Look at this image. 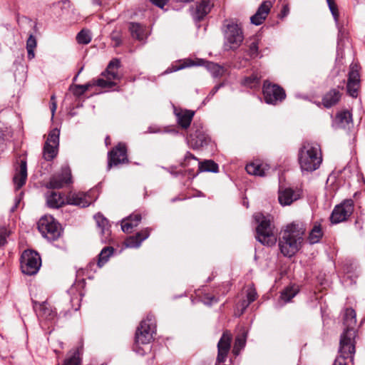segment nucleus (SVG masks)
Returning <instances> with one entry per match:
<instances>
[{"label":"nucleus","instance_id":"1","mask_svg":"<svg viewBox=\"0 0 365 365\" xmlns=\"http://www.w3.org/2000/svg\"><path fill=\"white\" fill-rule=\"evenodd\" d=\"M304 233L305 227L302 222H292L286 227L279 242L284 256L290 257L301 248Z\"/></svg>","mask_w":365,"mask_h":365},{"label":"nucleus","instance_id":"2","mask_svg":"<svg viewBox=\"0 0 365 365\" xmlns=\"http://www.w3.org/2000/svg\"><path fill=\"white\" fill-rule=\"evenodd\" d=\"M120 66V62L118 59H113L108 63L106 71L103 73L106 79L99 78L84 85H74L71 86L70 90L74 96L80 97L93 86H98L101 88H112L116 84L114 81H119L120 79V76L118 73Z\"/></svg>","mask_w":365,"mask_h":365},{"label":"nucleus","instance_id":"3","mask_svg":"<svg viewBox=\"0 0 365 365\" xmlns=\"http://www.w3.org/2000/svg\"><path fill=\"white\" fill-rule=\"evenodd\" d=\"M298 162L302 172L317 170L322 162L320 147L317 143L306 142L299 150Z\"/></svg>","mask_w":365,"mask_h":365},{"label":"nucleus","instance_id":"4","mask_svg":"<svg viewBox=\"0 0 365 365\" xmlns=\"http://www.w3.org/2000/svg\"><path fill=\"white\" fill-rule=\"evenodd\" d=\"M343 324L345 328L341 335L340 344L345 352H350L354 350L356 337V314L353 309L348 308L345 310Z\"/></svg>","mask_w":365,"mask_h":365},{"label":"nucleus","instance_id":"5","mask_svg":"<svg viewBox=\"0 0 365 365\" xmlns=\"http://www.w3.org/2000/svg\"><path fill=\"white\" fill-rule=\"evenodd\" d=\"M254 219L258 223L256 228L257 241L267 246L275 245L277 234L271 224L270 216H265L261 212H257L254 215Z\"/></svg>","mask_w":365,"mask_h":365},{"label":"nucleus","instance_id":"6","mask_svg":"<svg viewBox=\"0 0 365 365\" xmlns=\"http://www.w3.org/2000/svg\"><path fill=\"white\" fill-rule=\"evenodd\" d=\"M155 322L153 315L148 314L145 319L141 321L140 326L135 332L134 351L141 355L145 354V351L139 347L140 344H149L155 332Z\"/></svg>","mask_w":365,"mask_h":365},{"label":"nucleus","instance_id":"7","mask_svg":"<svg viewBox=\"0 0 365 365\" xmlns=\"http://www.w3.org/2000/svg\"><path fill=\"white\" fill-rule=\"evenodd\" d=\"M193 66H205L207 69L214 77L220 76L224 73V68L217 63L205 61L203 59H198L197 62H195L194 61L187 58L183 61H180L175 65H172L165 71L164 73H170Z\"/></svg>","mask_w":365,"mask_h":365},{"label":"nucleus","instance_id":"8","mask_svg":"<svg viewBox=\"0 0 365 365\" xmlns=\"http://www.w3.org/2000/svg\"><path fill=\"white\" fill-rule=\"evenodd\" d=\"M38 229L42 236L48 241L57 240L61 233L59 224L51 215H45L38 220Z\"/></svg>","mask_w":365,"mask_h":365},{"label":"nucleus","instance_id":"9","mask_svg":"<svg viewBox=\"0 0 365 365\" xmlns=\"http://www.w3.org/2000/svg\"><path fill=\"white\" fill-rule=\"evenodd\" d=\"M210 140V138L206 133L202 123L194 122L187 138V145L191 148L196 150L207 145Z\"/></svg>","mask_w":365,"mask_h":365},{"label":"nucleus","instance_id":"10","mask_svg":"<svg viewBox=\"0 0 365 365\" xmlns=\"http://www.w3.org/2000/svg\"><path fill=\"white\" fill-rule=\"evenodd\" d=\"M41 266V259L36 252L24 251L21 257V268L24 274L34 275L38 272Z\"/></svg>","mask_w":365,"mask_h":365},{"label":"nucleus","instance_id":"11","mask_svg":"<svg viewBox=\"0 0 365 365\" xmlns=\"http://www.w3.org/2000/svg\"><path fill=\"white\" fill-rule=\"evenodd\" d=\"M225 38L226 43L229 44L230 49H237L244 40L242 27L234 21H228L225 24Z\"/></svg>","mask_w":365,"mask_h":365},{"label":"nucleus","instance_id":"12","mask_svg":"<svg viewBox=\"0 0 365 365\" xmlns=\"http://www.w3.org/2000/svg\"><path fill=\"white\" fill-rule=\"evenodd\" d=\"M354 212V201L345 200L334 207L330 216L332 224H338L346 221Z\"/></svg>","mask_w":365,"mask_h":365},{"label":"nucleus","instance_id":"13","mask_svg":"<svg viewBox=\"0 0 365 365\" xmlns=\"http://www.w3.org/2000/svg\"><path fill=\"white\" fill-rule=\"evenodd\" d=\"M263 95L265 102L272 105L281 102L286 97L282 88L277 84H272L267 81H264L263 84Z\"/></svg>","mask_w":365,"mask_h":365},{"label":"nucleus","instance_id":"14","mask_svg":"<svg viewBox=\"0 0 365 365\" xmlns=\"http://www.w3.org/2000/svg\"><path fill=\"white\" fill-rule=\"evenodd\" d=\"M60 130L53 128L48 133L47 140L43 147V157L46 160H51L56 157L59 145Z\"/></svg>","mask_w":365,"mask_h":365},{"label":"nucleus","instance_id":"15","mask_svg":"<svg viewBox=\"0 0 365 365\" xmlns=\"http://www.w3.org/2000/svg\"><path fill=\"white\" fill-rule=\"evenodd\" d=\"M94 192V190H90L87 192H69L66 197V204L80 207H88L93 201L96 200V197L93 196Z\"/></svg>","mask_w":365,"mask_h":365},{"label":"nucleus","instance_id":"16","mask_svg":"<svg viewBox=\"0 0 365 365\" xmlns=\"http://www.w3.org/2000/svg\"><path fill=\"white\" fill-rule=\"evenodd\" d=\"M71 182V173L68 166L61 168V172L53 175L47 183L48 188L59 189Z\"/></svg>","mask_w":365,"mask_h":365},{"label":"nucleus","instance_id":"17","mask_svg":"<svg viewBox=\"0 0 365 365\" xmlns=\"http://www.w3.org/2000/svg\"><path fill=\"white\" fill-rule=\"evenodd\" d=\"M108 170H110L112 166H116L119 164L127 163L128 160L125 144L121 143H118L115 148L108 153Z\"/></svg>","mask_w":365,"mask_h":365},{"label":"nucleus","instance_id":"18","mask_svg":"<svg viewBox=\"0 0 365 365\" xmlns=\"http://www.w3.org/2000/svg\"><path fill=\"white\" fill-rule=\"evenodd\" d=\"M359 88L360 76L359 68L356 63H351L348 74V81L346 85L347 93L353 98H356Z\"/></svg>","mask_w":365,"mask_h":365},{"label":"nucleus","instance_id":"19","mask_svg":"<svg viewBox=\"0 0 365 365\" xmlns=\"http://www.w3.org/2000/svg\"><path fill=\"white\" fill-rule=\"evenodd\" d=\"M232 334L224 331L217 343V356L216 362L222 364L225 361L231 346Z\"/></svg>","mask_w":365,"mask_h":365},{"label":"nucleus","instance_id":"20","mask_svg":"<svg viewBox=\"0 0 365 365\" xmlns=\"http://www.w3.org/2000/svg\"><path fill=\"white\" fill-rule=\"evenodd\" d=\"M212 6L210 0H200L190 9L191 14L195 21H200L210 12Z\"/></svg>","mask_w":365,"mask_h":365},{"label":"nucleus","instance_id":"21","mask_svg":"<svg viewBox=\"0 0 365 365\" xmlns=\"http://www.w3.org/2000/svg\"><path fill=\"white\" fill-rule=\"evenodd\" d=\"M272 7V1H263L256 13L250 17V22L256 26L261 25L267 19Z\"/></svg>","mask_w":365,"mask_h":365},{"label":"nucleus","instance_id":"22","mask_svg":"<svg viewBox=\"0 0 365 365\" xmlns=\"http://www.w3.org/2000/svg\"><path fill=\"white\" fill-rule=\"evenodd\" d=\"M27 179V163L25 159L20 161L19 168H16L13 178L15 189H20L25 183Z\"/></svg>","mask_w":365,"mask_h":365},{"label":"nucleus","instance_id":"23","mask_svg":"<svg viewBox=\"0 0 365 365\" xmlns=\"http://www.w3.org/2000/svg\"><path fill=\"white\" fill-rule=\"evenodd\" d=\"M174 113L178 125L184 129H187L191 123L195 112L190 110L177 109L175 108Z\"/></svg>","mask_w":365,"mask_h":365},{"label":"nucleus","instance_id":"24","mask_svg":"<svg viewBox=\"0 0 365 365\" xmlns=\"http://www.w3.org/2000/svg\"><path fill=\"white\" fill-rule=\"evenodd\" d=\"M150 233V229L146 227L141 231L137 232L135 235L130 236L125 240V246L129 248H138L141 245V243L148 238Z\"/></svg>","mask_w":365,"mask_h":365},{"label":"nucleus","instance_id":"25","mask_svg":"<svg viewBox=\"0 0 365 365\" xmlns=\"http://www.w3.org/2000/svg\"><path fill=\"white\" fill-rule=\"evenodd\" d=\"M299 197V193L294 191L291 188H285L284 190H279V191L278 200L279 203L283 206L290 205Z\"/></svg>","mask_w":365,"mask_h":365},{"label":"nucleus","instance_id":"26","mask_svg":"<svg viewBox=\"0 0 365 365\" xmlns=\"http://www.w3.org/2000/svg\"><path fill=\"white\" fill-rule=\"evenodd\" d=\"M333 125L337 128L349 129L353 125L351 113L347 110L339 113L335 117Z\"/></svg>","mask_w":365,"mask_h":365},{"label":"nucleus","instance_id":"27","mask_svg":"<svg viewBox=\"0 0 365 365\" xmlns=\"http://www.w3.org/2000/svg\"><path fill=\"white\" fill-rule=\"evenodd\" d=\"M247 173L250 175L264 177L269 170V166L259 162H254L247 164L245 167Z\"/></svg>","mask_w":365,"mask_h":365},{"label":"nucleus","instance_id":"28","mask_svg":"<svg viewBox=\"0 0 365 365\" xmlns=\"http://www.w3.org/2000/svg\"><path fill=\"white\" fill-rule=\"evenodd\" d=\"M36 312L38 317L42 320L53 322L56 317V312L46 302L40 304Z\"/></svg>","mask_w":365,"mask_h":365},{"label":"nucleus","instance_id":"29","mask_svg":"<svg viewBox=\"0 0 365 365\" xmlns=\"http://www.w3.org/2000/svg\"><path fill=\"white\" fill-rule=\"evenodd\" d=\"M46 197L48 206L51 208H58L66 203V198L58 192H48Z\"/></svg>","mask_w":365,"mask_h":365},{"label":"nucleus","instance_id":"30","mask_svg":"<svg viewBox=\"0 0 365 365\" xmlns=\"http://www.w3.org/2000/svg\"><path fill=\"white\" fill-rule=\"evenodd\" d=\"M141 215L138 213L132 214L121 222V228L124 232L130 233L133 229L137 227L141 221Z\"/></svg>","mask_w":365,"mask_h":365},{"label":"nucleus","instance_id":"31","mask_svg":"<svg viewBox=\"0 0 365 365\" xmlns=\"http://www.w3.org/2000/svg\"><path fill=\"white\" fill-rule=\"evenodd\" d=\"M98 227L100 229V233L103 236V240H107L110 235V225L108 220L101 213H97L94 216Z\"/></svg>","mask_w":365,"mask_h":365},{"label":"nucleus","instance_id":"32","mask_svg":"<svg viewBox=\"0 0 365 365\" xmlns=\"http://www.w3.org/2000/svg\"><path fill=\"white\" fill-rule=\"evenodd\" d=\"M341 94L339 90L332 88L326 93L322 98V104L327 108H329L335 106L340 100Z\"/></svg>","mask_w":365,"mask_h":365},{"label":"nucleus","instance_id":"33","mask_svg":"<svg viewBox=\"0 0 365 365\" xmlns=\"http://www.w3.org/2000/svg\"><path fill=\"white\" fill-rule=\"evenodd\" d=\"M85 286V281L83 279L76 280L74 284L68 290V293L71 296V300L73 302L75 299L77 302L81 300L83 295V289Z\"/></svg>","mask_w":365,"mask_h":365},{"label":"nucleus","instance_id":"34","mask_svg":"<svg viewBox=\"0 0 365 365\" xmlns=\"http://www.w3.org/2000/svg\"><path fill=\"white\" fill-rule=\"evenodd\" d=\"M341 348V344L339 346L340 356L337 357L334 363V365H352L354 360V354L355 353V345H354V350L350 352H345Z\"/></svg>","mask_w":365,"mask_h":365},{"label":"nucleus","instance_id":"35","mask_svg":"<svg viewBox=\"0 0 365 365\" xmlns=\"http://www.w3.org/2000/svg\"><path fill=\"white\" fill-rule=\"evenodd\" d=\"M129 29L132 36L140 41H144L148 36L145 27L140 24L130 23Z\"/></svg>","mask_w":365,"mask_h":365},{"label":"nucleus","instance_id":"36","mask_svg":"<svg viewBox=\"0 0 365 365\" xmlns=\"http://www.w3.org/2000/svg\"><path fill=\"white\" fill-rule=\"evenodd\" d=\"M297 294V289L293 287H287L282 292L280 298L276 305L277 307H281L284 304L291 301V299Z\"/></svg>","mask_w":365,"mask_h":365},{"label":"nucleus","instance_id":"37","mask_svg":"<svg viewBox=\"0 0 365 365\" xmlns=\"http://www.w3.org/2000/svg\"><path fill=\"white\" fill-rule=\"evenodd\" d=\"M247 336V331L245 329H243V331L236 336L232 349V353L235 356H238L240 351L244 349L246 344Z\"/></svg>","mask_w":365,"mask_h":365},{"label":"nucleus","instance_id":"38","mask_svg":"<svg viewBox=\"0 0 365 365\" xmlns=\"http://www.w3.org/2000/svg\"><path fill=\"white\" fill-rule=\"evenodd\" d=\"M323 236V232L319 224H315L309 232L308 240L310 244H315L319 242Z\"/></svg>","mask_w":365,"mask_h":365},{"label":"nucleus","instance_id":"39","mask_svg":"<svg viewBox=\"0 0 365 365\" xmlns=\"http://www.w3.org/2000/svg\"><path fill=\"white\" fill-rule=\"evenodd\" d=\"M113 253V248L111 247H104L98 255L97 265L101 268L109 259Z\"/></svg>","mask_w":365,"mask_h":365},{"label":"nucleus","instance_id":"40","mask_svg":"<svg viewBox=\"0 0 365 365\" xmlns=\"http://www.w3.org/2000/svg\"><path fill=\"white\" fill-rule=\"evenodd\" d=\"M200 172H218V165L211 160H207L203 162H199Z\"/></svg>","mask_w":365,"mask_h":365},{"label":"nucleus","instance_id":"41","mask_svg":"<svg viewBox=\"0 0 365 365\" xmlns=\"http://www.w3.org/2000/svg\"><path fill=\"white\" fill-rule=\"evenodd\" d=\"M37 45L36 37L33 34H30L26 41V50L28 58L31 60L35 57L34 49Z\"/></svg>","mask_w":365,"mask_h":365},{"label":"nucleus","instance_id":"42","mask_svg":"<svg viewBox=\"0 0 365 365\" xmlns=\"http://www.w3.org/2000/svg\"><path fill=\"white\" fill-rule=\"evenodd\" d=\"M80 350L78 349L69 356H68L63 362V365H81V359L80 357Z\"/></svg>","mask_w":365,"mask_h":365},{"label":"nucleus","instance_id":"43","mask_svg":"<svg viewBox=\"0 0 365 365\" xmlns=\"http://www.w3.org/2000/svg\"><path fill=\"white\" fill-rule=\"evenodd\" d=\"M242 83L251 88H256L259 85V77L255 73L243 79Z\"/></svg>","mask_w":365,"mask_h":365},{"label":"nucleus","instance_id":"44","mask_svg":"<svg viewBox=\"0 0 365 365\" xmlns=\"http://www.w3.org/2000/svg\"><path fill=\"white\" fill-rule=\"evenodd\" d=\"M76 40L78 43L88 44L91 41V36L88 30H81L76 36Z\"/></svg>","mask_w":365,"mask_h":365},{"label":"nucleus","instance_id":"45","mask_svg":"<svg viewBox=\"0 0 365 365\" xmlns=\"http://www.w3.org/2000/svg\"><path fill=\"white\" fill-rule=\"evenodd\" d=\"M248 55L252 58H261L262 56L259 54V43H258V41L257 40H255L254 41H252L250 46H249V48H248Z\"/></svg>","mask_w":365,"mask_h":365},{"label":"nucleus","instance_id":"46","mask_svg":"<svg viewBox=\"0 0 365 365\" xmlns=\"http://www.w3.org/2000/svg\"><path fill=\"white\" fill-rule=\"evenodd\" d=\"M329 9L334 19V21L336 23L338 22L339 19V11L336 4H335L334 1H331V2L327 3Z\"/></svg>","mask_w":365,"mask_h":365},{"label":"nucleus","instance_id":"47","mask_svg":"<svg viewBox=\"0 0 365 365\" xmlns=\"http://www.w3.org/2000/svg\"><path fill=\"white\" fill-rule=\"evenodd\" d=\"M257 292L255 289L249 288L247 290V299L249 302L252 303L256 299Z\"/></svg>","mask_w":365,"mask_h":365},{"label":"nucleus","instance_id":"48","mask_svg":"<svg viewBox=\"0 0 365 365\" xmlns=\"http://www.w3.org/2000/svg\"><path fill=\"white\" fill-rule=\"evenodd\" d=\"M222 86V84H219V85H217L215 86L212 89V91L210 92V93L208 94V96L206 97V98L205 99L204 102L205 101H210L214 96L215 94L217 92V91Z\"/></svg>","mask_w":365,"mask_h":365},{"label":"nucleus","instance_id":"49","mask_svg":"<svg viewBox=\"0 0 365 365\" xmlns=\"http://www.w3.org/2000/svg\"><path fill=\"white\" fill-rule=\"evenodd\" d=\"M57 105L56 102V98L55 96H52L51 97V105H50V109L52 115V118H53L55 112L56 110Z\"/></svg>","mask_w":365,"mask_h":365},{"label":"nucleus","instance_id":"50","mask_svg":"<svg viewBox=\"0 0 365 365\" xmlns=\"http://www.w3.org/2000/svg\"><path fill=\"white\" fill-rule=\"evenodd\" d=\"M23 195H24V192H20V193L15 197L14 205L11 209V212H14L15 210L17 208L18 205H19V203L22 199Z\"/></svg>","mask_w":365,"mask_h":365},{"label":"nucleus","instance_id":"51","mask_svg":"<svg viewBox=\"0 0 365 365\" xmlns=\"http://www.w3.org/2000/svg\"><path fill=\"white\" fill-rule=\"evenodd\" d=\"M155 6L163 9L168 0H150Z\"/></svg>","mask_w":365,"mask_h":365},{"label":"nucleus","instance_id":"52","mask_svg":"<svg viewBox=\"0 0 365 365\" xmlns=\"http://www.w3.org/2000/svg\"><path fill=\"white\" fill-rule=\"evenodd\" d=\"M217 302V299L215 297H207L205 299L204 304L211 305Z\"/></svg>","mask_w":365,"mask_h":365},{"label":"nucleus","instance_id":"53","mask_svg":"<svg viewBox=\"0 0 365 365\" xmlns=\"http://www.w3.org/2000/svg\"><path fill=\"white\" fill-rule=\"evenodd\" d=\"M250 304H251L250 302H249L247 301V299H243L241 302H240V307L242 308V310H241V312H240V314H242L245 310L247 309V307L250 305Z\"/></svg>","mask_w":365,"mask_h":365},{"label":"nucleus","instance_id":"54","mask_svg":"<svg viewBox=\"0 0 365 365\" xmlns=\"http://www.w3.org/2000/svg\"><path fill=\"white\" fill-rule=\"evenodd\" d=\"M18 23L20 24L21 23H28V24H31V21L29 19H27L26 17H21V18H19L18 19Z\"/></svg>","mask_w":365,"mask_h":365},{"label":"nucleus","instance_id":"55","mask_svg":"<svg viewBox=\"0 0 365 365\" xmlns=\"http://www.w3.org/2000/svg\"><path fill=\"white\" fill-rule=\"evenodd\" d=\"M289 12V9L288 6L285 5L283 6V9L281 12V15L284 17L286 16Z\"/></svg>","mask_w":365,"mask_h":365},{"label":"nucleus","instance_id":"56","mask_svg":"<svg viewBox=\"0 0 365 365\" xmlns=\"http://www.w3.org/2000/svg\"><path fill=\"white\" fill-rule=\"evenodd\" d=\"M185 158V160L194 159L195 160H197V158L195 155H193L191 153H190V152H187L186 153Z\"/></svg>","mask_w":365,"mask_h":365},{"label":"nucleus","instance_id":"57","mask_svg":"<svg viewBox=\"0 0 365 365\" xmlns=\"http://www.w3.org/2000/svg\"><path fill=\"white\" fill-rule=\"evenodd\" d=\"M6 239L1 233H0V247L5 243Z\"/></svg>","mask_w":365,"mask_h":365},{"label":"nucleus","instance_id":"58","mask_svg":"<svg viewBox=\"0 0 365 365\" xmlns=\"http://www.w3.org/2000/svg\"><path fill=\"white\" fill-rule=\"evenodd\" d=\"M4 140V133L1 130H0V143Z\"/></svg>","mask_w":365,"mask_h":365},{"label":"nucleus","instance_id":"59","mask_svg":"<svg viewBox=\"0 0 365 365\" xmlns=\"http://www.w3.org/2000/svg\"><path fill=\"white\" fill-rule=\"evenodd\" d=\"M115 40V46H118L120 44V40L118 38H114Z\"/></svg>","mask_w":365,"mask_h":365},{"label":"nucleus","instance_id":"60","mask_svg":"<svg viewBox=\"0 0 365 365\" xmlns=\"http://www.w3.org/2000/svg\"><path fill=\"white\" fill-rule=\"evenodd\" d=\"M109 140H110V138H109L108 136H107V137L106 138V139H105V142H106V145H108V143Z\"/></svg>","mask_w":365,"mask_h":365},{"label":"nucleus","instance_id":"61","mask_svg":"<svg viewBox=\"0 0 365 365\" xmlns=\"http://www.w3.org/2000/svg\"><path fill=\"white\" fill-rule=\"evenodd\" d=\"M94 264H95L94 262H91L88 266L91 269V267L93 266Z\"/></svg>","mask_w":365,"mask_h":365},{"label":"nucleus","instance_id":"62","mask_svg":"<svg viewBox=\"0 0 365 365\" xmlns=\"http://www.w3.org/2000/svg\"><path fill=\"white\" fill-rule=\"evenodd\" d=\"M78 76V73H77V74L74 76V78H73V81H76V79H77Z\"/></svg>","mask_w":365,"mask_h":365},{"label":"nucleus","instance_id":"63","mask_svg":"<svg viewBox=\"0 0 365 365\" xmlns=\"http://www.w3.org/2000/svg\"><path fill=\"white\" fill-rule=\"evenodd\" d=\"M197 196L201 197V196H204V195L201 192H199Z\"/></svg>","mask_w":365,"mask_h":365},{"label":"nucleus","instance_id":"64","mask_svg":"<svg viewBox=\"0 0 365 365\" xmlns=\"http://www.w3.org/2000/svg\"><path fill=\"white\" fill-rule=\"evenodd\" d=\"M83 68V67H82V68H81V69H80V70H79V71L78 72V74H79L81 72H82Z\"/></svg>","mask_w":365,"mask_h":365}]
</instances>
